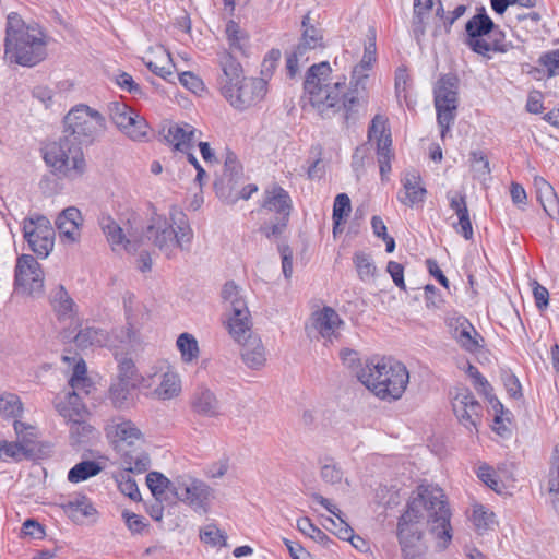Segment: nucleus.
Wrapping results in <instances>:
<instances>
[{"label":"nucleus","mask_w":559,"mask_h":559,"mask_svg":"<svg viewBox=\"0 0 559 559\" xmlns=\"http://www.w3.org/2000/svg\"><path fill=\"white\" fill-rule=\"evenodd\" d=\"M297 528L309 536L311 539L322 545L326 549H331L332 546L336 545L322 530L316 526L309 518H301L297 521Z\"/></svg>","instance_id":"40"},{"label":"nucleus","mask_w":559,"mask_h":559,"mask_svg":"<svg viewBox=\"0 0 559 559\" xmlns=\"http://www.w3.org/2000/svg\"><path fill=\"white\" fill-rule=\"evenodd\" d=\"M408 74L405 69H397L395 72V93L399 100L407 102Z\"/></svg>","instance_id":"63"},{"label":"nucleus","mask_w":559,"mask_h":559,"mask_svg":"<svg viewBox=\"0 0 559 559\" xmlns=\"http://www.w3.org/2000/svg\"><path fill=\"white\" fill-rule=\"evenodd\" d=\"M403 190L397 193V200L406 206L413 207L414 205L424 202L427 190L421 185L420 176L415 173H407L402 179Z\"/></svg>","instance_id":"26"},{"label":"nucleus","mask_w":559,"mask_h":559,"mask_svg":"<svg viewBox=\"0 0 559 559\" xmlns=\"http://www.w3.org/2000/svg\"><path fill=\"white\" fill-rule=\"evenodd\" d=\"M222 74L217 79L219 91L224 96L231 91V86L238 84L246 76L240 62L228 51H223L218 57Z\"/></svg>","instance_id":"22"},{"label":"nucleus","mask_w":559,"mask_h":559,"mask_svg":"<svg viewBox=\"0 0 559 559\" xmlns=\"http://www.w3.org/2000/svg\"><path fill=\"white\" fill-rule=\"evenodd\" d=\"M64 512L74 521L93 515L96 510L85 496H78L62 504Z\"/></svg>","instance_id":"36"},{"label":"nucleus","mask_w":559,"mask_h":559,"mask_svg":"<svg viewBox=\"0 0 559 559\" xmlns=\"http://www.w3.org/2000/svg\"><path fill=\"white\" fill-rule=\"evenodd\" d=\"M262 207L275 212L280 217L288 218L292 211V199L286 190L273 183L264 191Z\"/></svg>","instance_id":"25"},{"label":"nucleus","mask_w":559,"mask_h":559,"mask_svg":"<svg viewBox=\"0 0 559 559\" xmlns=\"http://www.w3.org/2000/svg\"><path fill=\"white\" fill-rule=\"evenodd\" d=\"M287 222H288V218L278 217L277 222H270V223L263 224L261 226L260 230L267 238L277 237L284 231V229L287 225Z\"/></svg>","instance_id":"62"},{"label":"nucleus","mask_w":559,"mask_h":559,"mask_svg":"<svg viewBox=\"0 0 559 559\" xmlns=\"http://www.w3.org/2000/svg\"><path fill=\"white\" fill-rule=\"evenodd\" d=\"M459 80L455 75H442L433 90L437 122L441 128V138H444L453 124L459 105Z\"/></svg>","instance_id":"11"},{"label":"nucleus","mask_w":559,"mask_h":559,"mask_svg":"<svg viewBox=\"0 0 559 559\" xmlns=\"http://www.w3.org/2000/svg\"><path fill=\"white\" fill-rule=\"evenodd\" d=\"M115 433V448L120 454L122 466H129V471L145 473L151 466V459L144 449L145 440L141 430L134 423L119 418L112 420L110 426Z\"/></svg>","instance_id":"6"},{"label":"nucleus","mask_w":559,"mask_h":559,"mask_svg":"<svg viewBox=\"0 0 559 559\" xmlns=\"http://www.w3.org/2000/svg\"><path fill=\"white\" fill-rule=\"evenodd\" d=\"M466 372L473 379V384L475 389L484 393L486 396H488L489 393L492 391V388L486 380V378L481 376L478 368L469 364Z\"/></svg>","instance_id":"57"},{"label":"nucleus","mask_w":559,"mask_h":559,"mask_svg":"<svg viewBox=\"0 0 559 559\" xmlns=\"http://www.w3.org/2000/svg\"><path fill=\"white\" fill-rule=\"evenodd\" d=\"M23 413V404L14 393H2L0 395V415L3 418H17Z\"/></svg>","instance_id":"45"},{"label":"nucleus","mask_w":559,"mask_h":559,"mask_svg":"<svg viewBox=\"0 0 559 559\" xmlns=\"http://www.w3.org/2000/svg\"><path fill=\"white\" fill-rule=\"evenodd\" d=\"M221 295L226 310L230 312L227 320L229 334L236 342H241L242 336L252 325L241 288L235 282L229 281L224 284Z\"/></svg>","instance_id":"10"},{"label":"nucleus","mask_w":559,"mask_h":559,"mask_svg":"<svg viewBox=\"0 0 559 559\" xmlns=\"http://www.w3.org/2000/svg\"><path fill=\"white\" fill-rule=\"evenodd\" d=\"M374 60L376 43L371 41L365 47L360 63L353 69L350 87L346 85L345 76L331 82L332 69L329 62L312 64L304 80L302 109L311 107L322 118H331L344 110L345 119L348 120L359 105L360 91L365 90L367 72Z\"/></svg>","instance_id":"2"},{"label":"nucleus","mask_w":559,"mask_h":559,"mask_svg":"<svg viewBox=\"0 0 559 559\" xmlns=\"http://www.w3.org/2000/svg\"><path fill=\"white\" fill-rule=\"evenodd\" d=\"M449 329L452 337L463 349L475 353L480 347L479 341H483V337L465 317L451 318Z\"/></svg>","instance_id":"20"},{"label":"nucleus","mask_w":559,"mask_h":559,"mask_svg":"<svg viewBox=\"0 0 559 559\" xmlns=\"http://www.w3.org/2000/svg\"><path fill=\"white\" fill-rule=\"evenodd\" d=\"M302 34L299 44L296 46L298 53H307L310 50L322 47L323 35L321 29L310 25L309 13L302 17L301 21Z\"/></svg>","instance_id":"32"},{"label":"nucleus","mask_w":559,"mask_h":559,"mask_svg":"<svg viewBox=\"0 0 559 559\" xmlns=\"http://www.w3.org/2000/svg\"><path fill=\"white\" fill-rule=\"evenodd\" d=\"M44 159L56 175L72 180L82 177L87 168L82 146L63 134L45 146Z\"/></svg>","instance_id":"7"},{"label":"nucleus","mask_w":559,"mask_h":559,"mask_svg":"<svg viewBox=\"0 0 559 559\" xmlns=\"http://www.w3.org/2000/svg\"><path fill=\"white\" fill-rule=\"evenodd\" d=\"M135 388V384L118 381L109 389V400L116 408H128L133 401L131 391Z\"/></svg>","instance_id":"38"},{"label":"nucleus","mask_w":559,"mask_h":559,"mask_svg":"<svg viewBox=\"0 0 559 559\" xmlns=\"http://www.w3.org/2000/svg\"><path fill=\"white\" fill-rule=\"evenodd\" d=\"M493 21L488 16L486 9L480 7L477 13L465 24V44L476 53L486 56L488 49L486 38L492 31Z\"/></svg>","instance_id":"18"},{"label":"nucleus","mask_w":559,"mask_h":559,"mask_svg":"<svg viewBox=\"0 0 559 559\" xmlns=\"http://www.w3.org/2000/svg\"><path fill=\"white\" fill-rule=\"evenodd\" d=\"M48 37L37 23L26 24L11 12L7 17L4 59L23 67H34L47 57Z\"/></svg>","instance_id":"3"},{"label":"nucleus","mask_w":559,"mask_h":559,"mask_svg":"<svg viewBox=\"0 0 559 559\" xmlns=\"http://www.w3.org/2000/svg\"><path fill=\"white\" fill-rule=\"evenodd\" d=\"M15 289L17 293L39 297L44 293V271L31 254H22L15 265Z\"/></svg>","instance_id":"13"},{"label":"nucleus","mask_w":559,"mask_h":559,"mask_svg":"<svg viewBox=\"0 0 559 559\" xmlns=\"http://www.w3.org/2000/svg\"><path fill=\"white\" fill-rule=\"evenodd\" d=\"M173 495L188 503L194 511L205 513L212 497V489L202 480L189 475H181L174 479Z\"/></svg>","instance_id":"15"},{"label":"nucleus","mask_w":559,"mask_h":559,"mask_svg":"<svg viewBox=\"0 0 559 559\" xmlns=\"http://www.w3.org/2000/svg\"><path fill=\"white\" fill-rule=\"evenodd\" d=\"M180 83L192 93H199L204 90L203 81L192 72H183L179 75Z\"/></svg>","instance_id":"61"},{"label":"nucleus","mask_w":559,"mask_h":559,"mask_svg":"<svg viewBox=\"0 0 559 559\" xmlns=\"http://www.w3.org/2000/svg\"><path fill=\"white\" fill-rule=\"evenodd\" d=\"M49 299L59 319L70 317L73 312L75 304L62 285L51 290Z\"/></svg>","instance_id":"35"},{"label":"nucleus","mask_w":559,"mask_h":559,"mask_svg":"<svg viewBox=\"0 0 559 559\" xmlns=\"http://www.w3.org/2000/svg\"><path fill=\"white\" fill-rule=\"evenodd\" d=\"M200 538L211 546H226V535L215 525H207L201 530Z\"/></svg>","instance_id":"53"},{"label":"nucleus","mask_w":559,"mask_h":559,"mask_svg":"<svg viewBox=\"0 0 559 559\" xmlns=\"http://www.w3.org/2000/svg\"><path fill=\"white\" fill-rule=\"evenodd\" d=\"M98 224L114 250L117 247H123L127 251H131V241L126 239L122 228L111 216L102 214Z\"/></svg>","instance_id":"30"},{"label":"nucleus","mask_w":559,"mask_h":559,"mask_svg":"<svg viewBox=\"0 0 559 559\" xmlns=\"http://www.w3.org/2000/svg\"><path fill=\"white\" fill-rule=\"evenodd\" d=\"M368 139L377 141V156L380 167L381 178L391 171V158L393 156L391 146V130L388 126V119L383 115H376L368 128Z\"/></svg>","instance_id":"17"},{"label":"nucleus","mask_w":559,"mask_h":559,"mask_svg":"<svg viewBox=\"0 0 559 559\" xmlns=\"http://www.w3.org/2000/svg\"><path fill=\"white\" fill-rule=\"evenodd\" d=\"M146 485L152 495L159 499L167 490L173 493L174 480L168 479L159 472H150L146 475Z\"/></svg>","instance_id":"46"},{"label":"nucleus","mask_w":559,"mask_h":559,"mask_svg":"<svg viewBox=\"0 0 559 559\" xmlns=\"http://www.w3.org/2000/svg\"><path fill=\"white\" fill-rule=\"evenodd\" d=\"M181 391L179 377L174 372H165L153 394L159 400H170Z\"/></svg>","instance_id":"37"},{"label":"nucleus","mask_w":559,"mask_h":559,"mask_svg":"<svg viewBox=\"0 0 559 559\" xmlns=\"http://www.w3.org/2000/svg\"><path fill=\"white\" fill-rule=\"evenodd\" d=\"M429 17V14L426 13H415L412 21V34L417 41V44H420L423 37L426 33V24L427 20Z\"/></svg>","instance_id":"58"},{"label":"nucleus","mask_w":559,"mask_h":559,"mask_svg":"<svg viewBox=\"0 0 559 559\" xmlns=\"http://www.w3.org/2000/svg\"><path fill=\"white\" fill-rule=\"evenodd\" d=\"M111 122L133 141H143L148 133V124L143 117L122 102L108 104Z\"/></svg>","instance_id":"14"},{"label":"nucleus","mask_w":559,"mask_h":559,"mask_svg":"<svg viewBox=\"0 0 559 559\" xmlns=\"http://www.w3.org/2000/svg\"><path fill=\"white\" fill-rule=\"evenodd\" d=\"M241 178L242 166L240 165L236 154L231 151H227L221 185H226L231 191Z\"/></svg>","instance_id":"34"},{"label":"nucleus","mask_w":559,"mask_h":559,"mask_svg":"<svg viewBox=\"0 0 559 559\" xmlns=\"http://www.w3.org/2000/svg\"><path fill=\"white\" fill-rule=\"evenodd\" d=\"M533 295L535 299L536 307L539 310H544L548 307L549 304V292L546 287L540 285L537 281H533Z\"/></svg>","instance_id":"64"},{"label":"nucleus","mask_w":559,"mask_h":559,"mask_svg":"<svg viewBox=\"0 0 559 559\" xmlns=\"http://www.w3.org/2000/svg\"><path fill=\"white\" fill-rule=\"evenodd\" d=\"M118 381L138 385L139 378L132 359L122 358L118 365Z\"/></svg>","instance_id":"51"},{"label":"nucleus","mask_w":559,"mask_h":559,"mask_svg":"<svg viewBox=\"0 0 559 559\" xmlns=\"http://www.w3.org/2000/svg\"><path fill=\"white\" fill-rule=\"evenodd\" d=\"M493 513L489 512L484 506H475L472 521L478 531L490 528L493 524Z\"/></svg>","instance_id":"52"},{"label":"nucleus","mask_w":559,"mask_h":559,"mask_svg":"<svg viewBox=\"0 0 559 559\" xmlns=\"http://www.w3.org/2000/svg\"><path fill=\"white\" fill-rule=\"evenodd\" d=\"M538 63L546 68L548 78L559 74V55L556 50L543 53L538 59Z\"/></svg>","instance_id":"56"},{"label":"nucleus","mask_w":559,"mask_h":559,"mask_svg":"<svg viewBox=\"0 0 559 559\" xmlns=\"http://www.w3.org/2000/svg\"><path fill=\"white\" fill-rule=\"evenodd\" d=\"M452 408L457 420L468 430L480 421L483 407L468 389L457 391L452 400Z\"/></svg>","instance_id":"19"},{"label":"nucleus","mask_w":559,"mask_h":559,"mask_svg":"<svg viewBox=\"0 0 559 559\" xmlns=\"http://www.w3.org/2000/svg\"><path fill=\"white\" fill-rule=\"evenodd\" d=\"M353 262L355 264L357 274L359 278L364 282L371 281L377 272V266L374 265L371 257L364 252L357 251L353 257Z\"/></svg>","instance_id":"44"},{"label":"nucleus","mask_w":559,"mask_h":559,"mask_svg":"<svg viewBox=\"0 0 559 559\" xmlns=\"http://www.w3.org/2000/svg\"><path fill=\"white\" fill-rule=\"evenodd\" d=\"M194 132L195 129L188 123L183 126L171 124L168 127L164 138L168 143L174 145L175 150L188 153L193 147Z\"/></svg>","instance_id":"29"},{"label":"nucleus","mask_w":559,"mask_h":559,"mask_svg":"<svg viewBox=\"0 0 559 559\" xmlns=\"http://www.w3.org/2000/svg\"><path fill=\"white\" fill-rule=\"evenodd\" d=\"M471 168L474 177L477 179H485L490 175L489 159L486 153L481 150H475L469 153Z\"/></svg>","instance_id":"47"},{"label":"nucleus","mask_w":559,"mask_h":559,"mask_svg":"<svg viewBox=\"0 0 559 559\" xmlns=\"http://www.w3.org/2000/svg\"><path fill=\"white\" fill-rule=\"evenodd\" d=\"M490 32L486 39L488 49L486 50L485 57L490 58V52H507L510 48V44L504 40V33L495 23Z\"/></svg>","instance_id":"49"},{"label":"nucleus","mask_w":559,"mask_h":559,"mask_svg":"<svg viewBox=\"0 0 559 559\" xmlns=\"http://www.w3.org/2000/svg\"><path fill=\"white\" fill-rule=\"evenodd\" d=\"M82 223V214L74 206L64 209L56 218V227L60 236L64 237L70 242L78 241Z\"/></svg>","instance_id":"27"},{"label":"nucleus","mask_w":559,"mask_h":559,"mask_svg":"<svg viewBox=\"0 0 559 559\" xmlns=\"http://www.w3.org/2000/svg\"><path fill=\"white\" fill-rule=\"evenodd\" d=\"M56 408L69 425L71 443H88L94 437L95 429L87 423L88 411L76 392H69L66 401L58 403Z\"/></svg>","instance_id":"9"},{"label":"nucleus","mask_w":559,"mask_h":559,"mask_svg":"<svg viewBox=\"0 0 559 559\" xmlns=\"http://www.w3.org/2000/svg\"><path fill=\"white\" fill-rule=\"evenodd\" d=\"M358 380L381 400H399L406 390L409 374L399 361L372 358L357 372Z\"/></svg>","instance_id":"4"},{"label":"nucleus","mask_w":559,"mask_h":559,"mask_svg":"<svg viewBox=\"0 0 559 559\" xmlns=\"http://www.w3.org/2000/svg\"><path fill=\"white\" fill-rule=\"evenodd\" d=\"M132 295H128L123 297V305H124V311H126V318H127V326H120L115 328L109 335L108 343L115 342L116 345H106L110 348H124V347H133L138 343L136 338V331L133 328V324L131 322V302H132Z\"/></svg>","instance_id":"24"},{"label":"nucleus","mask_w":559,"mask_h":559,"mask_svg":"<svg viewBox=\"0 0 559 559\" xmlns=\"http://www.w3.org/2000/svg\"><path fill=\"white\" fill-rule=\"evenodd\" d=\"M332 525L333 530L332 532L342 540H347L348 538L353 537L354 530L349 526V524L342 518V514H340V519H337L338 522L333 520L332 518L326 519Z\"/></svg>","instance_id":"60"},{"label":"nucleus","mask_w":559,"mask_h":559,"mask_svg":"<svg viewBox=\"0 0 559 559\" xmlns=\"http://www.w3.org/2000/svg\"><path fill=\"white\" fill-rule=\"evenodd\" d=\"M343 324L338 313L331 307L313 313V328L323 338L332 340L338 336V329Z\"/></svg>","instance_id":"28"},{"label":"nucleus","mask_w":559,"mask_h":559,"mask_svg":"<svg viewBox=\"0 0 559 559\" xmlns=\"http://www.w3.org/2000/svg\"><path fill=\"white\" fill-rule=\"evenodd\" d=\"M281 50L280 49H271L265 58L263 59V62L261 64V78L267 80L273 75L276 66L281 59Z\"/></svg>","instance_id":"54"},{"label":"nucleus","mask_w":559,"mask_h":559,"mask_svg":"<svg viewBox=\"0 0 559 559\" xmlns=\"http://www.w3.org/2000/svg\"><path fill=\"white\" fill-rule=\"evenodd\" d=\"M266 92L265 79L245 78L231 86L224 97L234 108L243 110L261 102Z\"/></svg>","instance_id":"16"},{"label":"nucleus","mask_w":559,"mask_h":559,"mask_svg":"<svg viewBox=\"0 0 559 559\" xmlns=\"http://www.w3.org/2000/svg\"><path fill=\"white\" fill-rule=\"evenodd\" d=\"M447 199L449 200L451 210L457 215V223L453 224V228L466 240L472 239L474 231L467 209L466 195L462 192L449 191Z\"/></svg>","instance_id":"23"},{"label":"nucleus","mask_w":559,"mask_h":559,"mask_svg":"<svg viewBox=\"0 0 559 559\" xmlns=\"http://www.w3.org/2000/svg\"><path fill=\"white\" fill-rule=\"evenodd\" d=\"M452 512L442 488L423 483L412 491L404 512L397 520L396 537L403 559H420L427 551L424 527L439 550L452 542Z\"/></svg>","instance_id":"1"},{"label":"nucleus","mask_w":559,"mask_h":559,"mask_svg":"<svg viewBox=\"0 0 559 559\" xmlns=\"http://www.w3.org/2000/svg\"><path fill=\"white\" fill-rule=\"evenodd\" d=\"M102 466L96 461H82L75 464L68 473V480L70 483H81L91 477L98 475L102 472Z\"/></svg>","instance_id":"39"},{"label":"nucleus","mask_w":559,"mask_h":559,"mask_svg":"<svg viewBox=\"0 0 559 559\" xmlns=\"http://www.w3.org/2000/svg\"><path fill=\"white\" fill-rule=\"evenodd\" d=\"M55 229L44 215L26 217L23 221V236L28 248L40 259H46L55 246Z\"/></svg>","instance_id":"12"},{"label":"nucleus","mask_w":559,"mask_h":559,"mask_svg":"<svg viewBox=\"0 0 559 559\" xmlns=\"http://www.w3.org/2000/svg\"><path fill=\"white\" fill-rule=\"evenodd\" d=\"M104 116L87 105H76L64 117L62 134L79 145L91 144L105 130Z\"/></svg>","instance_id":"8"},{"label":"nucleus","mask_w":559,"mask_h":559,"mask_svg":"<svg viewBox=\"0 0 559 559\" xmlns=\"http://www.w3.org/2000/svg\"><path fill=\"white\" fill-rule=\"evenodd\" d=\"M225 33L230 49L239 51L242 55H245L248 47V36L241 29L239 24L233 20L228 21V23L226 24Z\"/></svg>","instance_id":"42"},{"label":"nucleus","mask_w":559,"mask_h":559,"mask_svg":"<svg viewBox=\"0 0 559 559\" xmlns=\"http://www.w3.org/2000/svg\"><path fill=\"white\" fill-rule=\"evenodd\" d=\"M170 219L173 223L166 217L155 216L145 231V236L152 239L168 259L173 257V250L176 247L189 250L193 238V231L182 212L174 209L170 212Z\"/></svg>","instance_id":"5"},{"label":"nucleus","mask_w":559,"mask_h":559,"mask_svg":"<svg viewBox=\"0 0 559 559\" xmlns=\"http://www.w3.org/2000/svg\"><path fill=\"white\" fill-rule=\"evenodd\" d=\"M320 477L324 483L340 484L343 478V471L333 462L325 463L321 466Z\"/></svg>","instance_id":"55"},{"label":"nucleus","mask_w":559,"mask_h":559,"mask_svg":"<svg viewBox=\"0 0 559 559\" xmlns=\"http://www.w3.org/2000/svg\"><path fill=\"white\" fill-rule=\"evenodd\" d=\"M352 211L350 199L346 193L336 195L333 204L332 218L334 225L340 226Z\"/></svg>","instance_id":"50"},{"label":"nucleus","mask_w":559,"mask_h":559,"mask_svg":"<svg viewBox=\"0 0 559 559\" xmlns=\"http://www.w3.org/2000/svg\"><path fill=\"white\" fill-rule=\"evenodd\" d=\"M177 346L181 353L182 360L190 362L195 359L199 355L198 342L193 335L189 333H182L177 338Z\"/></svg>","instance_id":"48"},{"label":"nucleus","mask_w":559,"mask_h":559,"mask_svg":"<svg viewBox=\"0 0 559 559\" xmlns=\"http://www.w3.org/2000/svg\"><path fill=\"white\" fill-rule=\"evenodd\" d=\"M503 385L513 399H520L522 396L521 384L519 379L510 371H503L501 374Z\"/></svg>","instance_id":"59"},{"label":"nucleus","mask_w":559,"mask_h":559,"mask_svg":"<svg viewBox=\"0 0 559 559\" xmlns=\"http://www.w3.org/2000/svg\"><path fill=\"white\" fill-rule=\"evenodd\" d=\"M192 408L195 413L206 417L219 415V402L209 389H199L192 399Z\"/></svg>","instance_id":"31"},{"label":"nucleus","mask_w":559,"mask_h":559,"mask_svg":"<svg viewBox=\"0 0 559 559\" xmlns=\"http://www.w3.org/2000/svg\"><path fill=\"white\" fill-rule=\"evenodd\" d=\"M241 358L243 364L252 369L259 370L264 367L266 362V353L261 338L249 331L242 336L241 342Z\"/></svg>","instance_id":"21"},{"label":"nucleus","mask_w":559,"mask_h":559,"mask_svg":"<svg viewBox=\"0 0 559 559\" xmlns=\"http://www.w3.org/2000/svg\"><path fill=\"white\" fill-rule=\"evenodd\" d=\"M73 340L75 345L82 349L90 346L116 345L115 342L108 343L110 341L108 332L95 326L81 329Z\"/></svg>","instance_id":"33"},{"label":"nucleus","mask_w":559,"mask_h":559,"mask_svg":"<svg viewBox=\"0 0 559 559\" xmlns=\"http://www.w3.org/2000/svg\"><path fill=\"white\" fill-rule=\"evenodd\" d=\"M31 456L28 450L22 442L0 441V460L7 462L13 460L20 462Z\"/></svg>","instance_id":"43"},{"label":"nucleus","mask_w":559,"mask_h":559,"mask_svg":"<svg viewBox=\"0 0 559 559\" xmlns=\"http://www.w3.org/2000/svg\"><path fill=\"white\" fill-rule=\"evenodd\" d=\"M131 474H139L135 471H129V466H123V471L116 475V481L119 490L128 496L133 501L141 500V493L138 488L136 481Z\"/></svg>","instance_id":"41"}]
</instances>
